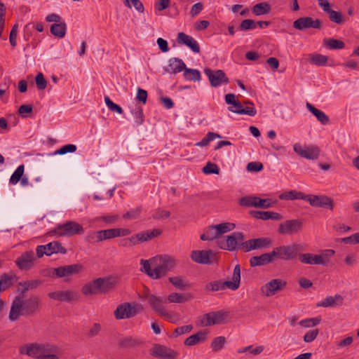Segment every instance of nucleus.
<instances>
[{"instance_id":"obj_1","label":"nucleus","mask_w":359,"mask_h":359,"mask_svg":"<svg viewBox=\"0 0 359 359\" xmlns=\"http://www.w3.org/2000/svg\"><path fill=\"white\" fill-rule=\"evenodd\" d=\"M56 351V346L49 343H29L19 348L20 354L35 359H59Z\"/></svg>"},{"instance_id":"obj_59","label":"nucleus","mask_w":359,"mask_h":359,"mask_svg":"<svg viewBox=\"0 0 359 359\" xmlns=\"http://www.w3.org/2000/svg\"><path fill=\"white\" fill-rule=\"evenodd\" d=\"M104 102H105V104H107V106L108 107V108L111 111L116 112L120 114H123V111L122 108L119 105L114 103L108 96H105Z\"/></svg>"},{"instance_id":"obj_24","label":"nucleus","mask_w":359,"mask_h":359,"mask_svg":"<svg viewBox=\"0 0 359 359\" xmlns=\"http://www.w3.org/2000/svg\"><path fill=\"white\" fill-rule=\"evenodd\" d=\"M26 316H32L40 311V299L32 295L25 299Z\"/></svg>"},{"instance_id":"obj_12","label":"nucleus","mask_w":359,"mask_h":359,"mask_svg":"<svg viewBox=\"0 0 359 359\" xmlns=\"http://www.w3.org/2000/svg\"><path fill=\"white\" fill-rule=\"evenodd\" d=\"M304 201H308L311 206L319 208H327L330 210L334 209L333 200L325 195L304 194Z\"/></svg>"},{"instance_id":"obj_37","label":"nucleus","mask_w":359,"mask_h":359,"mask_svg":"<svg viewBox=\"0 0 359 359\" xmlns=\"http://www.w3.org/2000/svg\"><path fill=\"white\" fill-rule=\"evenodd\" d=\"M219 238L218 233L217 232L215 225H211L204 230V233L201 236L202 241H213L215 239L219 240Z\"/></svg>"},{"instance_id":"obj_47","label":"nucleus","mask_w":359,"mask_h":359,"mask_svg":"<svg viewBox=\"0 0 359 359\" xmlns=\"http://www.w3.org/2000/svg\"><path fill=\"white\" fill-rule=\"evenodd\" d=\"M328 14L330 20L332 22H335L337 24L341 25L344 23L347 20V19L344 18L340 12L335 11L332 9L330 11Z\"/></svg>"},{"instance_id":"obj_45","label":"nucleus","mask_w":359,"mask_h":359,"mask_svg":"<svg viewBox=\"0 0 359 359\" xmlns=\"http://www.w3.org/2000/svg\"><path fill=\"white\" fill-rule=\"evenodd\" d=\"M229 110L238 114H247L250 116H254L257 114V110L253 107H246L245 108L243 107L242 104H241V107L238 109H233L231 107H229Z\"/></svg>"},{"instance_id":"obj_38","label":"nucleus","mask_w":359,"mask_h":359,"mask_svg":"<svg viewBox=\"0 0 359 359\" xmlns=\"http://www.w3.org/2000/svg\"><path fill=\"white\" fill-rule=\"evenodd\" d=\"M252 12L257 16L268 14L271 12V6L266 2L257 4L253 6Z\"/></svg>"},{"instance_id":"obj_10","label":"nucleus","mask_w":359,"mask_h":359,"mask_svg":"<svg viewBox=\"0 0 359 359\" xmlns=\"http://www.w3.org/2000/svg\"><path fill=\"white\" fill-rule=\"evenodd\" d=\"M142 298L147 300L152 309L159 316L165 315L167 311L165 304H167V299L162 297H157L149 291L144 293Z\"/></svg>"},{"instance_id":"obj_20","label":"nucleus","mask_w":359,"mask_h":359,"mask_svg":"<svg viewBox=\"0 0 359 359\" xmlns=\"http://www.w3.org/2000/svg\"><path fill=\"white\" fill-rule=\"evenodd\" d=\"M322 22L319 19L313 20L311 17H302L293 22V27L298 30L309 28L320 29Z\"/></svg>"},{"instance_id":"obj_4","label":"nucleus","mask_w":359,"mask_h":359,"mask_svg":"<svg viewBox=\"0 0 359 359\" xmlns=\"http://www.w3.org/2000/svg\"><path fill=\"white\" fill-rule=\"evenodd\" d=\"M304 250V247L300 243H292L289 245H281L274 248L272 250V255L276 258L283 260H293L299 258V252Z\"/></svg>"},{"instance_id":"obj_43","label":"nucleus","mask_w":359,"mask_h":359,"mask_svg":"<svg viewBox=\"0 0 359 359\" xmlns=\"http://www.w3.org/2000/svg\"><path fill=\"white\" fill-rule=\"evenodd\" d=\"M210 316L212 323L213 325L222 324L224 322L225 319L228 316V313L223 311H219L217 312H210Z\"/></svg>"},{"instance_id":"obj_22","label":"nucleus","mask_w":359,"mask_h":359,"mask_svg":"<svg viewBox=\"0 0 359 359\" xmlns=\"http://www.w3.org/2000/svg\"><path fill=\"white\" fill-rule=\"evenodd\" d=\"M117 320L130 318L136 315L135 308L129 303L119 304L114 312Z\"/></svg>"},{"instance_id":"obj_9","label":"nucleus","mask_w":359,"mask_h":359,"mask_svg":"<svg viewBox=\"0 0 359 359\" xmlns=\"http://www.w3.org/2000/svg\"><path fill=\"white\" fill-rule=\"evenodd\" d=\"M20 316H26L25 304L24 297L18 295L11 302L8 319L11 322H16Z\"/></svg>"},{"instance_id":"obj_2","label":"nucleus","mask_w":359,"mask_h":359,"mask_svg":"<svg viewBox=\"0 0 359 359\" xmlns=\"http://www.w3.org/2000/svg\"><path fill=\"white\" fill-rule=\"evenodd\" d=\"M116 285L114 278H97L84 285L81 289L86 296L107 294L112 290Z\"/></svg>"},{"instance_id":"obj_52","label":"nucleus","mask_w":359,"mask_h":359,"mask_svg":"<svg viewBox=\"0 0 359 359\" xmlns=\"http://www.w3.org/2000/svg\"><path fill=\"white\" fill-rule=\"evenodd\" d=\"M255 250L264 248L269 247L271 244V241L269 238H261L252 239Z\"/></svg>"},{"instance_id":"obj_25","label":"nucleus","mask_w":359,"mask_h":359,"mask_svg":"<svg viewBox=\"0 0 359 359\" xmlns=\"http://www.w3.org/2000/svg\"><path fill=\"white\" fill-rule=\"evenodd\" d=\"M177 42L189 47L194 53L200 52V46L198 42L191 36L184 32H180L177 35Z\"/></svg>"},{"instance_id":"obj_42","label":"nucleus","mask_w":359,"mask_h":359,"mask_svg":"<svg viewBox=\"0 0 359 359\" xmlns=\"http://www.w3.org/2000/svg\"><path fill=\"white\" fill-rule=\"evenodd\" d=\"M236 227L235 224L231 222H224L219 224H215V228L219 234V238H222V235L229 232L234 229Z\"/></svg>"},{"instance_id":"obj_3","label":"nucleus","mask_w":359,"mask_h":359,"mask_svg":"<svg viewBox=\"0 0 359 359\" xmlns=\"http://www.w3.org/2000/svg\"><path fill=\"white\" fill-rule=\"evenodd\" d=\"M241 267L239 264L235 266L231 280L222 281L221 280L208 283L205 285V290L208 292H217L229 288L236 290L240 286Z\"/></svg>"},{"instance_id":"obj_28","label":"nucleus","mask_w":359,"mask_h":359,"mask_svg":"<svg viewBox=\"0 0 359 359\" xmlns=\"http://www.w3.org/2000/svg\"><path fill=\"white\" fill-rule=\"evenodd\" d=\"M250 215L256 218L262 220L273 219V220H280L283 219V216L278 212L271 211H251Z\"/></svg>"},{"instance_id":"obj_55","label":"nucleus","mask_w":359,"mask_h":359,"mask_svg":"<svg viewBox=\"0 0 359 359\" xmlns=\"http://www.w3.org/2000/svg\"><path fill=\"white\" fill-rule=\"evenodd\" d=\"M257 27V23L253 20L246 19L243 20L240 25L239 29L241 31H247L249 29H254Z\"/></svg>"},{"instance_id":"obj_31","label":"nucleus","mask_w":359,"mask_h":359,"mask_svg":"<svg viewBox=\"0 0 359 359\" xmlns=\"http://www.w3.org/2000/svg\"><path fill=\"white\" fill-rule=\"evenodd\" d=\"M342 303L343 297L339 294H335L334 296L327 297L317 305L322 307H334L341 305Z\"/></svg>"},{"instance_id":"obj_11","label":"nucleus","mask_w":359,"mask_h":359,"mask_svg":"<svg viewBox=\"0 0 359 359\" xmlns=\"http://www.w3.org/2000/svg\"><path fill=\"white\" fill-rule=\"evenodd\" d=\"M36 258L34 251L28 250L21 254L15 261L18 268L21 271H29L36 265Z\"/></svg>"},{"instance_id":"obj_49","label":"nucleus","mask_w":359,"mask_h":359,"mask_svg":"<svg viewBox=\"0 0 359 359\" xmlns=\"http://www.w3.org/2000/svg\"><path fill=\"white\" fill-rule=\"evenodd\" d=\"M25 171L24 165H21L18 167L15 172L12 174L10 178V183L12 184H16L20 179L22 177Z\"/></svg>"},{"instance_id":"obj_5","label":"nucleus","mask_w":359,"mask_h":359,"mask_svg":"<svg viewBox=\"0 0 359 359\" xmlns=\"http://www.w3.org/2000/svg\"><path fill=\"white\" fill-rule=\"evenodd\" d=\"M334 254L335 251L331 249L324 250L320 255L299 252V259L304 264L327 266L329 258Z\"/></svg>"},{"instance_id":"obj_53","label":"nucleus","mask_w":359,"mask_h":359,"mask_svg":"<svg viewBox=\"0 0 359 359\" xmlns=\"http://www.w3.org/2000/svg\"><path fill=\"white\" fill-rule=\"evenodd\" d=\"M325 44L330 49H342L345 46V44L342 41L334 39H325Z\"/></svg>"},{"instance_id":"obj_54","label":"nucleus","mask_w":359,"mask_h":359,"mask_svg":"<svg viewBox=\"0 0 359 359\" xmlns=\"http://www.w3.org/2000/svg\"><path fill=\"white\" fill-rule=\"evenodd\" d=\"M202 171L206 175L210 174H219L220 170L217 165L215 163L208 162L206 165L203 168Z\"/></svg>"},{"instance_id":"obj_14","label":"nucleus","mask_w":359,"mask_h":359,"mask_svg":"<svg viewBox=\"0 0 359 359\" xmlns=\"http://www.w3.org/2000/svg\"><path fill=\"white\" fill-rule=\"evenodd\" d=\"M275 203L276 202H272L270 198L262 199L257 196H246L240 200V205L247 207L269 208L273 207Z\"/></svg>"},{"instance_id":"obj_60","label":"nucleus","mask_w":359,"mask_h":359,"mask_svg":"<svg viewBox=\"0 0 359 359\" xmlns=\"http://www.w3.org/2000/svg\"><path fill=\"white\" fill-rule=\"evenodd\" d=\"M132 114L134 115L135 123L137 125H141L144 122V114L142 107H136L132 111Z\"/></svg>"},{"instance_id":"obj_46","label":"nucleus","mask_w":359,"mask_h":359,"mask_svg":"<svg viewBox=\"0 0 359 359\" xmlns=\"http://www.w3.org/2000/svg\"><path fill=\"white\" fill-rule=\"evenodd\" d=\"M221 135L218 133H215L213 132H208L206 136L203 138L200 142L195 144L196 146L198 147H205L207 146L210 142L214 140L216 138H221Z\"/></svg>"},{"instance_id":"obj_15","label":"nucleus","mask_w":359,"mask_h":359,"mask_svg":"<svg viewBox=\"0 0 359 359\" xmlns=\"http://www.w3.org/2000/svg\"><path fill=\"white\" fill-rule=\"evenodd\" d=\"M82 269L83 266L79 264L62 266L55 269H51L52 273H49V276L56 278L67 277L73 274L79 273Z\"/></svg>"},{"instance_id":"obj_64","label":"nucleus","mask_w":359,"mask_h":359,"mask_svg":"<svg viewBox=\"0 0 359 359\" xmlns=\"http://www.w3.org/2000/svg\"><path fill=\"white\" fill-rule=\"evenodd\" d=\"M319 334L318 329H313L308 331L304 336V341L306 343H311L314 341Z\"/></svg>"},{"instance_id":"obj_6","label":"nucleus","mask_w":359,"mask_h":359,"mask_svg":"<svg viewBox=\"0 0 359 359\" xmlns=\"http://www.w3.org/2000/svg\"><path fill=\"white\" fill-rule=\"evenodd\" d=\"M245 239L243 232L236 231L217 240L218 247L224 250L237 251L240 249V243Z\"/></svg>"},{"instance_id":"obj_56","label":"nucleus","mask_w":359,"mask_h":359,"mask_svg":"<svg viewBox=\"0 0 359 359\" xmlns=\"http://www.w3.org/2000/svg\"><path fill=\"white\" fill-rule=\"evenodd\" d=\"M86 240L89 243H99L103 241L102 232L101 230L88 234Z\"/></svg>"},{"instance_id":"obj_63","label":"nucleus","mask_w":359,"mask_h":359,"mask_svg":"<svg viewBox=\"0 0 359 359\" xmlns=\"http://www.w3.org/2000/svg\"><path fill=\"white\" fill-rule=\"evenodd\" d=\"M35 81L36 87L39 90H44L47 86V81L45 79L43 74L41 72H39L36 74L35 77Z\"/></svg>"},{"instance_id":"obj_17","label":"nucleus","mask_w":359,"mask_h":359,"mask_svg":"<svg viewBox=\"0 0 359 359\" xmlns=\"http://www.w3.org/2000/svg\"><path fill=\"white\" fill-rule=\"evenodd\" d=\"M150 354L161 359H175L178 355L177 351L158 344L151 347Z\"/></svg>"},{"instance_id":"obj_33","label":"nucleus","mask_w":359,"mask_h":359,"mask_svg":"<svg viewBox=\"0 0 359 359\" xmlns=\"http://www.w3.org/2000/svg\"><path fill=\"white\" fill-rule=\"evenodd\" d=\"M207 332H198L196 334H193L187 338L186 340L184 341V344L188 346H191L203 342L204 341H205L207 338Z\"/></svg>"},{"instance_id":"obj_48","label":"nucleus","mask_w":359,"mask_h":359,"mask_svg":"<svg viewBox=\"0 0 359 359\" xmlns=\"http://www.w3.org/2000/svg\"><path fill=\"white\" fill-rule=\"evenodd\" d=\"M321 318L319 317L310 318L302 320L299 322V324L306 328L313 327L320 324Z\"/></svg>"},{"instance_id":"obj_62","label":"nucleus","mask_w":359,"mask_h":359,"mask_svg":"<svg viewBox=\"0 0 359 359\" xmlns=\"http://www.w3.org/2000/svg\"><path fill=\"white\" fill-rule=\"evenodd\" d=\"M119 219L118 215H102L97 218V221L104 222L107 224H115Z\"/></svg>"},{"instance_id":"obj_30","label":"nucleus","mask_w":359,"mask_h":359,"mask_svg":"<svg viewBox=\"0 0 359 359\" xmlns=\"http://www.w3.org/2000/svg\"><path fill=\"white\" fill-rule=\"evenodd\" d=\"M168 62L167 71L172 74L180 73L182 70L184 71L187 67L185 63L181 59L177 57L170 59Z\"/></svg>"},{"instance_id":"obj_19","label":"nucleus","mask_w":359,"mask_h":359,"mask_svg":"<svg viewBox=\"0 0 359 359\" xmlns=\"http://www.w3.org/2000/svg\"><path fill=\"white\" fill-rule=\"evenodd\" d=\"M302 229V223L297 219L286 220L280 224L278 233L282 235H291L297 233Z\"/></svg>"},{"instance_id":"obj_29","label":"nucleus","mask_w":359,"mask_h":359,"mask_svg":"<svg viewBox=\"0 0 359 359\" xmlns=\"http://www.w3.org/2000/svg\"><path fill=\"white\" fill-rule=\"evenodd\" d=\"M143 341L137 337H125L121 338L118 341V346L122 348H130L140 346Z\"/></svg>"},{"instance_id":"obj_41","label":"nucleus","mask_w":359,"mask_h":359,"mask_svg":"<svg viewBox=\"0 0 359 359\" xmlns=\"http://www.w3.org/2000/svg\"><path fill=\"white\" fill-rule=\"evenodd\" d=\"M320 154V150L316 146H310L305 147L304 154L303 158L309 160H315L317 159Z\"/></svg>"},{"instance_id":"obj_50","label":"nucleus","mask_w":359,"mask_h":359,"mask_svg":"<svg viewBox=\"0 0 359 359\" xmlns=\"http://www.w3.org/2000/svg\"><path fill=\"white\" fill-rule=\"evenodd\" d=\"M225 343L226 339L224 337H217L213 339L210 347L214 351H219L223 348Z\"/></svg>"},{"instance_id":"obj_40","label":"nucleus","mask_w":359,"mask_h":359,"mask_svg":"<svg viewBox=\"0 0 359 359\" xmlns=\"http://www.w3.org/2000/svg\"><path fill=\"white\" fill-rule=\"evenodd\" d=\"M183 76L187 81H199L201 80V73L198 69H185Z\"/></svg>"},{"instance_id":"obj_58","label":"nucleus","mask_w":359,"mask_h":359,"mask_svg":"<svg viewBox=\"0 0 359 359\" xmlns=\"http://www.w3.org/2000/svg\"><path fill=\"white\" fill-rule=\"evenodd\" d=\"M76 150V147L74 144H66L54 152V155H64L67 153H72Z\"/></svg>"},{"instance_id":"obj_44","label":"nucleus","mask_w":359,"mask_h":359,"mask_svg":"<svg viewBox=\"0 0 359 359\" xmlns=\"http://www.w3.org/2000/svg\"><path fill=\"white\" fill-rule=\"evenodd\" d=\"M170 283L179 290H184L189 286L188 281L180 276L169 278Z\"/></svg>"},{"instance_id":"obj_27","label":"nucleus","mask_w":359,"mask_h":359,"mask_svg":"<svg viewBox=\"0 0 359 359\" xmlns=\"http://www.w3.org/2000/svg\"><path fill=\"white\" fill-rule=\"evenodd\" d=\"M274 261L272 255V251L269 253H264L260 256H254L250 258V263L252 267L263 266L271 263Z\"/></svg>"},{"instance_id":"obj_51","label":"nucleus","mask_w":359,"mask_h":359,"mask_svg":"<svg viewBox=\"0 0 359 359\" xmlns=\"http://www.w3.org/2000/svg\"><path fill=\"white\" fill-rule=\"evenodd\" d=\"M309 57L311 62L317 66L325 65L328 60L327 56L320 54L310 55Z\"/></svg>"},{"instance_id":"obj_61","label":"nucleus","mask_w":359,"mask_h":359,"mask_svg":"<svg viewBox=\"0 0 359 359\" xmlns=\"http://www.w3.org/2000/svg\"><path fill=\"white\" fill-rule=\"evenodd\" d=\"M124 4L128 8H131V6L133 5L140 13L144 12L143 4L140 0H124Z\"/></svg>"},{"instance_id":"obj_13","label":"nucleus","mask_w":359,"mask_h":359,"mask_svg":"<svg viewBox=\"0 0 359 359\" xmlns=\"http://www.w3.org/2000/svg\"><path fill=\"white\" fill-rule=\"evenodd\" d=\"M204 73L208 76L210 86L213 88L229 83V80L223 70H212L209 68H205Z\"/></svg>"},{"instance_id":"obj_7","label":"nucleus","mask_w":359,"mask_h":359,"mask_svg":"<svg viewBox=\"0 0 359 359\" xmlns=\"http://www.w3.org/2000/svg\"><path fill=\"white\" fill-rule=\"evenodd\" d=\"M155 260L158 261V264L154 268L153 274L151 275V278L154 279L165 276L167 272L172 270L176 265V260L168 255H161L156 257Z\"/></svg>"},{"instance_id":"obj_16","label":"nucleus","mask_w":359,"mask_h":359,"mask_svg":"<svg viewBox=\"0 0 359 359\" xmlns=\"http://www.w3.org/2000/svg\"><path fill=\"white\" fill-rule=\"evenodd\" d=\"M286 285L287 282L282 279H272L262 286L261 290L266 297H271L282 291Z\"/></svg>"},{"instance_id":"obj_8","label":"nucleus","mask_w":359,"mask_h":359,"mask_svg":"<svg viewBox=\"0 0 359 359\" xmlns=\"http://www.w3.org/2000/svg\"><path fill=\"white\" fill-rule=\"evenodd\" d=\"M54 233L59 236L71 237L77 234H83V226L76 222L68 221L62 224L57 225Z\"/></svg>"},{"instance_id":"obj_57","label":"nucleus","mask_w":359,"mask_h":359,"mask_svg":"<svg viewBox=\"0 0 359 359\" xmlns=\"http://www.w3.org/2000/svg\"><path fill=\"white\" fill-rule=\"evenodd\" d=\"M166 299L167 302L170 303H182L187 300L184 296L177 292L170 294Z\"/></svg>"},{"instance_id":"obj_36","label":"nucleus","mask_w":359,"mask_h":359,"mask_svg":"<svg viewBox=\"0 0 359 359\" xmlns=\"http://www.w3.org/2000/svg\"><path fill=\"white\" fill-rule=\"evenodd\" d=\"M50 33L58 38H63L66 34L67 25L65 22L54 23L50 27Z\"/></svg>"},{"instance_id":"obj_35","label":"nucleus","mask_w":359,"mask_h":359,"mask_svg":"<svg viewBox=\"0 0 359 359\" xmlns=\"http://www.w3.org/2000/svg\"><path fill=\"white\" fill-rule=\"evenodd\" d=\"M45 247L47 256H50L54 253L65 254L67 252V250L57 241L50 242L45 245Z\"/></svg>"},{"instance_id":"obj_21","label":"nucleus","mask_w":359,"mask_h":359,"mask_svg":"<svg viewBox=\"0 0 359 359\" xmlns=\"http://www.w3.org/2000/svg\"><path fill=\"white\" fill-rule=\"evenodd\" d=\"M161 231L158 229H153L151 231H141L130 238V247L135 245L139 243L146 242L157 237L161 234Z\"/></svg>"},{"instance_id":"obj_32","label":"nucleus","mask_w":359,"mask_h":359,"mask_svg":"<svg viewBox=\"0 0 359 359\" xmlns=\"http://www.w3.org/2000/svg\"><path fill=\"white\" fill-rule=\"evenodd\" d=\"M18 277L13 273H4L0 276L1 286L3 290L5 291L11 287L13 283L16 281Z\"/></svg>"},{"instance_id":"obj_18","label":"nucleus","mask_w":359,"mask_h":359,"mask_svg":"<svg viewBox=\"0 0 359 359\" xmlns=\"http://www.w3.org/2000/svg\"><path fill=\"white\" fill-rule=\"evenodd\" d=\"M48 296L50 299L60 302H72L78 299V293L74 290H57L49 292Z\"/></svg>"},{"instance_id":"obj_26","label":"nucleus","mask_w":359,"mask_h":359,"mask_svg":"<svg viewBox=\"0 0 359 359\" xmlns=\"http://www.w3.org/2000/svg\"><path fill=\"white\" fill-rule=\"evenodd\" d=\"M42 283L43 281L39 279L20 281L18 285L17 290L21 296H23L27 292L37 288Z\"/></svg>"},{"instance_id":"obj_23","label":"nucleus","mask_w":359,"mask_h":359,"mask_svg":"<svg viewBox=\"0 0 359 359\" xmlns=\"http://www.w3.org/2000/svg\"><path fill=\"white\" fill-rule=\"evenodd\" d=\"M214 253L212 250H193L191 253V259L196 263L210 264L212 262Z\"/></svg>"},{"instance_id":"obj_39","label":"nucleus","mask_w":359,"mask_h":359,"mask_svg":"<svg viewBox=\"0 0 359 359\" xmlns=\"http://www.w3.org/2000/svg\"><path fill=\"white\" fill-rule=\"evenodd\" d=\"M304 194L301 191L292 190L290 191L284 192L279 196L280 200H294L302 199L304 200Z\"/></svg>"},{"instance_id":"obj_34","label":"nucleus","mask_w":359,"mask_h":359,"mask_svg":"<svg viewBox=\"0 0 359 359\" xmlns=\"http://www.w3.org/2000/svg\"><path fill=\"white\" fill-rule=\"evenodd\" d=\"M306 107L323 125H327L329 123V117L323 111L318 109L309 102H306Z\"/></svg>"}]
</instances>
